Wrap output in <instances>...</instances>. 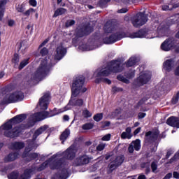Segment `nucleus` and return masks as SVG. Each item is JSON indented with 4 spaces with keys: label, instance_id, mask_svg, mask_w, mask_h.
I'll use <instances>...</instances> for the list:
<instances>
[{
    "label": "nucleus",
    "instance_id": "54",
    "mask_svg": "<svg viewBox=\"0 0 179 179\" xmlns=\"http://www.w3.org/2000/svg\"><path fill=\"white\" fill-rule=\"evenodd\" d=\"M171 177H173V173H168V174H166V175L165 176V177L164 178V179H170V178H171Z\"/></svg>",
    "mask_w": 179,
    "mask_h": 179
},
{
    "label": "nucleus",
    "instance_id": "60",
    "mask_svg": "<svg viewBox=\"0 0 179 179\" xmlns=\"http://www.w3.org/2000/svg\"><path fill=\"white\" fill-rule=\"evenodd\" d=\"M3 76H5V73L1 72V73H0V79H2V78H3Z\"/></svg>",
    "mask_w": 179,
    "mask_h": 179
},
{
    "label": "nucleus",
    "instance_id": "48",
    "mask_svg": "<svg viewBox=\"0 0 179 179\" xmlns=\"http://www.w3.org/2000/svg\"><path fill=\"white\" fill-rule=\"evenodd\" d=\"M179 159V151L174 155V157L171 159V163H173V162H175V160H177Z\"/></svg>",
    "mask_w": 179,
    "mask_h": 179
},
{
    "label": "nucleus",
    "instance_id": "52",
    "mask_svg": "<svg viewBox=\"0 0 179 179\" xmlns=\"http://www.w3.org/2000/svg\"><path fill=\"white\" fill-rule=\"evenodd\" d=\"M135 76V71H131L129 74L127 75V78L129 79H131V78H134Z\"/></svg>",
    "mask_w": 179,
    "mask_h": 179
},
{
    "label": "nucleus",
    "instance_id": "26",
    "mask_svg": "<svg viewBox=\"0 0 179 179\" xmlns=\"http://www.w3.org/2000/svg\"><path fill=\"white\" fill-rule=\"evenodd\" d=\"M71 134V132L69 131V129H66L61 135L60 136V139L62 142V143H64V142H65V141L68 138V136H69V134Z\"/></svg>",
    "mask_w": 179,
    "mask_h": 179
},
{
    "label": "nucleus",
    "instance_id": "30",
    "mask_svg": "<svg viewBox=\"0 0 179 179\" xmlns=\"http://www.w3.org/2000/svg\"><path fill=\"white\" fill-rule=\"evenodd\" d=\"M136 64V57H131L126 64V66H134Z\"/></svg>",
    "mask_w": 179,
    "mask_h": 179
},
{
    "label": "nucleus",
    "instance_id": "41",
    "mask_svg": "<svg viewBox=\"0 0 179 179\" xmlns=\"http://www.w3.org/2000/svg\"><path fill=\"white\" fill-rule=\"evenodd\" d=\"M17 12H20V13L24 12V5H23V4L18 5L17 6Z\"/></svg>",
    "mask_w": 179,
    "mask_h": 179
},
{
    "label": "nucleus",
    "instance_id": "20",
    "mask_svg": "<svg viewBox=\"0 0 179 179\" xmlns=\"http://www.w3.org/2000/svg\"><path fill=\"white\" fill-rule=\"evenodd\" d=\"M132 129L131 127H127L125 131L122 132L121 134L122 139H131L132 138Z\"/></svg>",
    "mask_w": 179,
    "mask_h": 179
},
{
    "label": "nucleus",
    "instance_id": "15",
    "mask_svg": "<svg viewBox=\"0 0 179 179\" xmlns=\"http://www.w3.org/2000/svg\"><path fill=\"white\" fill-rule=\"evenodd\" d=\"M134 149L137 151L141 149V140L136 139V141L131 143L129 146V153H134Z\"/></svg>",
    "mask_w": 179,
    "mask_h": 179
},
{
    "label": "nucleus",
    "instance_id": "1",
    "mask_svg": "<svg viewBox=\"0 0 179 179\" xmlns=\"http://www.w3.org/2000/svg\"><path fill=\"white\" fill-rule=\"evenodd\" d=\"M86 90H87V89L85 87V77H78L73 83L71 87V99L67 106L60 109L55 108L52 115L50 114L47 111L36 113L31 115L27 125H22L20 127H15V129H12V126L15 125V124H19L24 120H26V115H19L14 117L8 122V138L17 137L18 135H20V133L22 131H23V129L33 127V125H34L37 121H43V120H45V118L54 117V115H58V114L65 113V111H68V110H71V108H73V107L74 108H78V107L83 106V100L78 99V98L75 97L83 94Z\"/></svg>",
    "mask_w": 179,
    "mask_h": 179
},
{
    "label": "nucleus",
    "instance_id": "11",
    "mask_svg": "<svg viewBox=\"0 0 179 179\" xmlns=\"http://www.w3.org/2000/svg\"><path fill=\"white\" fill-rule=\"evenodd\" d=\"M50 100H51L50 93H45L43 96L39 99V108L43 110H47V108H48V105L50 104Z\"/></svg>",
    "mask_w": 179,
    "mask_h": 179
},
{
    "label": "nucleus",
    "instance_id": "10",
    "mask_svg": "<svg viewBox=\"0 0 179 179\" xmlns=\"http://www.w3.org/2000/svg\"><path fill=\"white\" fill-rule=\"evenodd\" d=\"M65 54H66L65 45H62V43L57 45L54 53L55 59H56V61H60V59H62L64 57H65Z\"/></svg>",
    "mask_w": 179,
    "mask_h": 179
},
{
    "label": "nucleus",
    "instance_id": "21",
    "mask_svg": "<svg viewBox=\"0 0 179 179\" xmlns=\"http://www.w3.org/2000/svg\"><path fill=\"white\" fill-rule=\"evenodd\" d=\"M48 129V126L47 125L41 127L39 129H38L35 131L34 134V139H36V138H37L38 135H41V134H44V132H45V131H47Z\"/></svg>",
    "mask_w": 179,
    "mask_h": 179
},
{
    "label": "nucleus",
    "instance_id": "4",
    "mask_svg": "<svg viewBox=\"0 0 179 179\" xmlns=\"http://www.w3.org/2000/svg\"><path fill=\"white\" fill-rule=\"evenodd\" d=\"M123 37H129L130 38H155V36H149V34L146 33L145 30H140L138 32L130 34L129 35L125 34H113L108 38H106L104 40L106 44H113V43H115V41H118L120 38H123Z\"/></svg>",
    "mask_w": 179,
    "mask_h": 179
},
{
    "label": "nucleus",
    "instance_id": "42",
    "mask_svg": "<svg viewBox=\"0 0 179 179\" xmlns=\"http://www.w3.org/2000/svg\"><path fill=\"white\" fill-rule=\"evenodd\" d=\"M41 54L42 56H44V55H47L48 54V50L45 48H43L41 50Z\"/></svg>",
    "mask_w": 179,
    "mask_h": 179
},
{
    "label": "nucleus",
    "instance_id": "46",
    "mask_svg": "<svg viewBox=\"0 0 179 179\" xmlns=\"http://www.w3.org/2000/svg\"><path fill=\"white\" fill-rule=\"evenodd\" d=\"M29 5H31V6H33L34 8H36V6H37V1L36 0H29Z\"/></svg>",
    "mask_w": 179,
    "mask_h": 179
},
{
    "label": "nucleus",
    "instance_id": "17",
    "mask_svg": "<svg viewBox=\"0 0 179 179\" xmlns=\"http://www.w3.org/2000/svg\"><path fill=\"white\" fill-rule=\"evenodd\" d=\"M166 124L171 127L179 128V117H171L167 120Z\"/></svg>",
    "mask_w": 179,
    "mask_h": 179
},
{
    "label": "nucleus",
    "instance_id": "55",
    "mask_svg": "<svg viewBox=\"0 0 179 179\" xmlns=\"http://www.w3.org/2000/svg\"><path fill=\"white\" fill-rule=\"evenodd\" d=\"M141 127L137 128V129L134 131V135H138V134H139V132H141Z\"/></svg>",
    "mask_w": 179,
    "mask_h": 179
},
{
    "label": "nucleus",
    "instance_id": "44",
    "mask_svg": "<svg viewBox=\"0 0 179 179\" xmlns=\"http://www.w3.org/2000/svg\"><path fill=\"white\" fill-rule=\"evenodd\" d=\"M112 92L113 93H117L118 92H122V88H120V87H113L112 88Z\"/></svg>",
    "mask_w": 179,
    "mask_h": 179
},
{
    "label": "nucleus",
    "instance_id": "63",
    "mask_svg": "<svg viewBox=\"0 0 179 179\" xmlns=\"http://www.w3.org/2000/svg\"><path fill=\"white\" fill-rule=\"evenodd\" d=\"M20 48H22V50H23V45H24V43H23V42H22L21 43H20Z\"/></svg>",
    "mask_w": 179,
    "mask_h": 179
},
{
    "label": "nucleus",
    "instance_id": "47",
    "mask_svg": "<svg viewBox=\"0 0 179 179\" xmlns=\"http://www.w3.org/2000/svg\"><path fill=\"white\" fill-rule=\"evenodd\" d=\"M75 24V20H69L66 23V27H69L70 26H73Z\"/></svg>",
    "mask_w": 179,
    "mask_h": 179
},
{
    "label": "nucleus",
    "instance_id": "62",
    "mask_svg": "<svg viewBox=\"0 0 179 179\" xmlns=\"http://www.w3.org/2000/svg\"><path fill=\"white\" fill-rule=\"evenodd\" d=\"M139 127V122H136L134 123V127Z\"/></svg>",
    "mask_w": 179,
    "mask_h": 179
},
{
    "label": "nucleus",
    "instance_id": "64",
    "mask_svg": "<svg viewBox=\"0 0 179 179\" xmlns=\"http://www.w3.org/2000/svg\"><path fill=\"white\" fill-rule=\"evenodd\" d=\"M176 38H179V31L176 34Z\"/></svg>",
    "mask_w": 179,
    "mask_h": 179
},
{
    "label": "nucleus",
    "instance_id": "34",
    "mask_svg": "<svg viewBox=\"0 0 179 179\" xmlns=\"http://www.w3.org/2000/svg\"><path fill=\"white\" fill-rule=\"evenodd\" d=\"M94 121H96V122H99V121H101V120H103V113H98L94 115Z\"/></svg>",
    "mask_w": 179,
    "mask_h": 179
},
{
    "label": "nucleus",
    "instance_id": "5",
    "mask_svg": "<svg viewBox=\"0 0 179 179\" xmlns=\"http://www.w3.org/2000/svg\"><path fill=\"white\" fill-rule=\"evenodd\" d=\"M51 66L52 65L48 61L43 60L41 62L36 71L32 75L33 80H41V79H44L50 73Z\"/></svg>",
    "mask_w": 179,
    "mask_h": 179
},
{
    "label": "nucleus",
    "instance_id": "50",
    "mask_svg": "<svg viewBox=\"0 0 179 179\" xmlns=\"http://www.w3.org/2000/svg\"><path fill=\"white\" fill-rule=\"evenodd\" d=\"M145 117H146V113H138V117L140 120H142V118H145Z\"/></svg>",
    "mask_w": 179,
    "mask_h": 179
},
{
    "label": "nucleus",
    "instance_id": "37",
    "mask_svg": "<svg viewBox=\"0 0 179 179\" xmlns=\"http://www.w3.org/2000/svg\"><path fill=\"white\" fill-rule=\"evenodd\" d=\"M178 100H179V92H178L176 95L173 96V98L172 99L173 104H177V103H178Z\"/></svg>",
    "mask_w": 179,
    "mask_h": 179
},
{
    "label": "nucleus",
    "instance_id": "24",
    "mask_svg": "<svg viewBox=\"0 0 179 179\" xmlns=\"http://www.w3.org/2000/svg\"><path fill=\"white\" fill-rule=\"evenodd\" d=\"M13 149H15L16 150H19L20 149H23L24 148V143L22 142H15L12 144Z\"/></svg>",
    "mask_w": 179,
    "mask_h": 179
},
{
    "label": "nucleus",
    "instance_id": "28",
    "mask_svg": "<svg viewBox=\"0 0 179 179\" xmlns=\"http://www.w3.org/2000/svg\"><path fill=\"white\" fill-rule=\"evenodd\" d=\"M3 6H5V2L0 1V22L3 18V15L5 13V8H3Z\"/></svg>",
    "mask_w": 179,
    "mask_h": 179
},
{
    "label": "nucleus",
    "instance_id": "23",
    "mask_svg": "<svg viewBox=\"0 0 179 179\" xmlns=\"http://www.w3.org/2000/svg\"><path fill=\"white\" fill-rule=\"evenodd\" d=\"M104 30L106 33H111L115 30V27L107 22L104 27Z\"/></svg>",
    "mask_w": 179,
    "mask_h": 179
},
{
    "label": "nucleus",
    "instance_id": "56",
    "mask_svg": "<svg viewBox=\"0 0 179 179\" xmlns=\"http://www.w3.org/2000/svg\"><path fill=\"white\" fill-rule=\"evenodd\" d=\"M173 178L179 179V173L178 172H173Z\"/></svg>",
    "mask_w": 179,
    "mask_h": 179
},
{
    "label": "nucleus",
    "instance_id": "25",
    "mask_svg": "<svg viewBox=\"0 0 179 179\" xmlns=\"http://www.w3.org/2000/svg\"><path fill=\"white\" fill-rule=\"evenodd\" d=\"M93 29L90 27H86L83 32V34H78L77 36L78 37H83L86 34H90Z\"/></svg>",
    "mask_w": 179,
    "mask_h": 179
},
{
    "label": "nucleus",
    "instance_id": "18",
    "mask_svg": "<svg viewBox=\"0 0 179 179\" xmlns=\"http://www.w3.org/2000/svg\"><path fill=\"white\" fill-rule=\"evenodd\" d=\"M174 66V59H169L164 62V69L165 71L170 72L173 69Z\"/></svg>",
    "mask_w": 179,
    "mask_h": 179
},
{
    "label": "nucleus",
    "instance_id": "33",
    "mask_svg": "<svg viewBox=\"0 0 179 179\" xmlns=\"http://www.w3.org/2000/svg\"><path fill=\"white\" fill-rule=\"evenodd\" d=\"M29 64V59H25L24 60H22L19 66V69H23L24 68V66H26V65H27Z\"/></svg>",
    "mask_w": 179,
    "mask_h": 179
},
{
    "label": "nucleus",
    "instance_id": "9",
    "mask_svg": "<svg viewBox=\"0 0 179 179\" xmlns=\"http://www.w3.org/2000/svg\"><path fill=\"white\" fill-rule=\"evenodd\" d=\"M122 163H124V156L120 155L115 157L107 169L108 174H111L115 170L116 167L121 166Z\"/></svg>",
    "mask_w": 179,
    "mask_h": 179
},
{
    "label": "nucleus",
    "instance_id": "61",
    "mask_svg": "<svg viewBox=\"0 0 179 179\" xmlns=\"http://www.w3.org/2000/svg\"><path fill=\"white\" fill-rule=\"evenodd\" d=\"M105 127H110V122H105Z\"/></svg>",
    "mask_w": 179,
    "mask_h": 179
},
{
    "label": "nucleus",
    "instance_id": "7",
    "mask_svg": "<svg viewBox=\"0 0 179 179\" xmlns=\"http://www.w3.org/2000/svg\"><path fill=\"white\" fill-rule=\"evenodd\" d=\"M151 78L152 73L150 71H143L140 73V76L134 81V85L136 86H143V85H146L150 80Z\"/></svg>",
    "mask_w": 179,
    "mask_h": 179
},
{
    "label": "nucleus",
    "instance_id": "43",
    "mask_svg": "<svg viewBox=\"0 0 179 179\" xmlns=\"http://www.w3.org/2000/svg\"><path fill=\"white\" fill-rule=\"evenodd\" d=\"M162 9L163 10H171V9H173V6L172 5H164L162 6Z\"/></svg>",
    "mask_w": 179,
    "mask_h": 179
},
{
    "label": "nucleus",
    "instance_id": "59",
    "mask_svg": "<svg viewBox=\"0 0 179 179\" xmlns=\"http://www.w3.org/2000/svg\"><path fill=\"white\" fill-rule=\"evenodd\" d=\"M138 179H146V177L145 176V175H141L140 176H138Z\"/></svg>",
    "mask_w": 179,
    "mask_h": 179
},
{
    "label": "nucleus",
    "instance_id": "38",
    "mask_svg": "<svg viewBox=\"0 0 179 179\" xmlns=\"http://www.w3.org/2000/svg\"><path fill=\"white\" fill-rule=\"evenodd\" d=\"M118 80H121L122 82H124V83H129V80L127 78H124L122 76H117Z\"/></svg>",
    "mask_w": 179,
    "mask_h": 179
},
{
    "label": "nucleus",
    "instance_id": "58",
    "mask_svg": "<svg viewBox=\"0 0 179 179\" xmlns=\"http://www.w3.org/2000/svg\"><path fill=\"white\" fill-rule=\"evenodd\" d=\"M46 43H48V41H43L41 45L39 46V49L41 48V47H44V45H45Z\"/></svg>",
    "mask_w": 179,
    "mask_h": 179
},
{
    "label": "nucleus",
    "instance_id": "45",
    "mask_svg": "<svg viewBox=\"0 0 179 179\" xmlns=\"http://www.w3.org/2000/svg\"><path fill=\"white\" fill-rule=\"evenodd\" d=\"M151 169H152L153 173H155L156 171V170H157V164L155 162H153L151 164Z\"/></svg>",
    "mask_w": 179,
    "mask_h": 179
},
{
    "label": "nucleus",
    "instance_id": "31",
    "mask_svg": "<svg viewBox=\"0 0 179 179\" xmlns=\"http://www.w3.org/2000/svg\"><path fill=\"white\" fill-rule=\"evenodd\" d=\"M33 13H36V10L33 8H31L27 10L25 12L23 13L24 16H31Z\"/></svg>",
    "mask_w": 179,
    "mask_h": 179
},
{
    "label": "nucleus",
    "instance_id": "16",
    "mask_svg": "<svg viewBox=\"0 0 179 179\" xmlns=\"http://www.w3.org/2000/svg\"><path fill=\"white\" fill-rule=\"evenodd\" d=\"M159 136V130H156L155 131H148L145 134V141L146 142H149V141H155V139H157Z\"/></svg>",
    "mask_w": 179,
    "mask_h": 179
},
{
    "label": "nucleus",
    "instance_id": "36",
    "mask_svg": "<svg viewBox=\"0 0 179 179\" xmlns=\"http://www.w3.org/2000/svg\"><path fill=\"white\" fill-rule=\"evenodd\" d=\"M83 117H85V118H89L90 117L92 116V113L89 112V110H84L83 112Z\"/></svg>",
    "mask_w": 179,
    "mask_h": 179
},
{
    "label": "nucleus",
    "instance_id": "19",
    "mask_svg": "<svg viewBox=\"0 0 179 179\" xmlns=\"http://www.w3.org/2000/svg\"><path fill=\"white\" fill-rule=\"evenodd\" d=\"M153 27L156 29L157 27V31L159 34V36H164V33H166L167 29L166 27H164L163 25L159 26V22H156L153 24Z\"/></svg>",
    "mask_w": 179,
    "mask_h": 179
},
{
    "label": "nucleus",
    "instance_id": "8",
    "mask_svg": "<svg viewBox=\"0 0 179 179\" xmlns=\"http://www.w3.org/2000/svg\"><path fill=\"white\" fill-rule=\"evenodd\" d=\"M148 22V17L143 13H139L132 20L134 27H141Z\"/></svg>",
    "mask_w": 179,
    "mask_h": 179
},
{
    "label": "nucleus",
    "instance_id": "3",
    "mask_svg": "<svg viewBox=\"0 0 179 179\" xmlns=\"http://www.w3.org/2000/svg\"><path fill=\"white\" fill-rule=\"evenodd\" d=\"M122 66H120V62L112 61L107 65V66L96 70L94 73V78H96V83L103 82V83L111 85V80H110L108 78H106V77L111 75L113 72H121V71H122Z\"/></svg>",
    "mask_w": 179,
    "mask_h": 179
},
{
    "label": "nucleus",
    "instance_id": "29",
    "mask_svg": "<svg viewBox=\"0 0 179 179\" xmlns=\"http://www.w3.org/2000/svg\"><path fill=\"white\" fill-rule=\"evenodd\" d=\"M92 50H94V48H89L85 44L80 45L78 47L79 51H92Z\"/></svg>",
    "mask_w": 179,
    "mask_h": 179
},
{
    "label": "nucleus",
    "instance_id": "32",
    "mask_svg": "<svg viewBox=\"0 0 179 179\" xmlns=\"http://www.w3.org/2000/svg\"><path fill=\"white\" fill-rule=\"evenodd\" d=\"M65 12H66V10H65L64 8H59L55 12L53 16L54 17H57V16H59V15H64Z\"/></svg>",
    "mask_w": 179,
    "mask_h": 179
},
{
    "label": "nucleus",
    "instance_id": "22",
    "mask_svg": "<svg viewBox=\"0 0 179 179\" xmlns=\"http://www.w3.org/2000/svg\"><path fill=\"white\" fill-rule=\"evenodd\" d=\"M20 155L19 153L15 152V153H10L6 157L5 160L6 162H13V160H16L17 157H19Z\"/></svg>",
    "mask_w": 179,
    "mask_h": 179
},
{
    "label": "nucleus",
    "instance_id": "14",
    "mask_svg": "<svg viewBox=\"0 0 179 179\" xmlns=\"http://www.w3.org/2000/svg\"><path fill=\"white\" fill-rule=\"evenodd\" d=\"M174 48V43L171 39L166 40L162 45L161 49L163 51H170V50H173Z\"/></svg>",
    "mask_w": 179,
    "mask_h": 179
},
{
    "label": "nucleus",
    "instance_id": "27",
    "mask_svg": "<svg viewBox=\"0 0 179 179\" xmlns=\"http://www.w3.org/2000/svg\"><path fill=\"white\" fill-rule=\"evenodd\" d=\"M104 148H106V143H101L97 147L93 146L90 148V152H93V150H99V152H101V150H103Z\"/></svg>",
    "mask_w": 179,
    "mask_h": 179
},
{
    "label": "nucleus",
    "instance_id": "51",
    "mask_svg": "<svg viewBox=\"0 0 179 179\" xmlns=\"http://www.w3.org/2000/svg\"><path fill=\"white\" fill-rule=\"evenodd\" d=\"M27 29L29 30V32L30 34H31L33 33V30H34L33 25H31V24L28 25L27 27Z\"/></svg>",
    "mask_w": 179,
    "mask_h": 179
},
{
    "label": "nucleus",
    "instance_id": "6",
    "mask_svg": "<svg viewBox=\"0 0 179 179\" xmlns=\"http://www.w3.org/2000/svg\"><path fill=\"white\" fill-rule=\"evenodd\" d=\"M24 98V96L22 92L16 91L7 94L4 99V103H16L17 101H22Z\"/></svg>",
    "mask_w": 179,
    "mask_h": 179
},
{
    "label": "nucleus",
    "instance_id": "40",
    "mask_svg": "<svg viewBox=\"0 0 179 179\" xmlns=\"http://www.w3.org/2000/svg\"><path fill=\"white\" fill-rule=\"evenodd\" d=\"M110 139H111V134H108L103 136L101 138L102 141H106V142L110 141Z\"/></svg>",
    "mask_w": 179,
    "mask_h": 179
},
{
    "label": "nucleus",
    "instance_id": "53",
    "mask_svg": "<svg viewBox=\"0 0 179 179\" xmlns=\"http://www.w3.org/2000/svg\"><path fill=\"white\" fill-rule=\"evenodd\" d=\"M128 12V9L127 8H122L118 10V13H127Z\"/></svg>",
    "mask_w": 179,
    "mask_h": 179
},
{
    "label": "nucleus",
    "instance_id": "35",
    "mask_svg": "<svg viewBox=\"0 0 179 179\" xmlns=\"http://www.w3.org/2000/svg\"><path fill=\"white\" fill-rule=\"evenodd\" d=\"M19 55L15 54L13 59H12V62L13 64H15V65H17V64H19Z\"/></svg>",
    "mask_w": 179,
    "mask_h": 179
},
{
    "label": "nucleus",
    "instance_id": "12",
    "mask_svg": "<svg viewBox=\"0 0 179 179\" xmlns=\"http://www.w3.org/2000/svg\"><path fill=\"white\" fill-rule=\"evenodd\" d=\"M34 146V143L32 142L31 143L28 145V147H27L25 148V150L24 152V153L22 154V157L23 158L24 157H29V159H30V160H33V159H37V157H38V154L37 153H32V154H29V152H30V150H32V149L34 148L33 147Z\"/></svg>",
    "mask_w": 179,
    "mask_h": 179
},
{
    "label": "nucleus",
    "instance_id": "39",
    "mask_svg": "<svg viewBox=\"0 0 179 179\" xmlns=\"http://www.w3.org/2000/svg\"><path fill=\"white\" fill-rule=\"evenodd\" d=\"M92 128H93V124L91 123H87L83 126V129H92Z\"/></svg>",
    "mask_w": 179,
    "mask_h": 179
},
{
    "label": "nucleus",
    "instance_id": "13",
    "mask_svg": "<svg viewBox=\"0 0 179 179\" xmlns=\"http://www.w3.org/2000/svg\"><path fill=\"white\" fill-rule=\"evenodd\" d=\"M89 162H90V157L86 155H80L74 160L73 166H85Z\"/></svg>",
    "mask_w": 179,
    "mask_h": 179
},
{
    "label": "nucleus",
    "instance_id": "2",
    "mask_svg": "<svg viewBox=\"0 0 179 179\" xmlns=\"http://www.w3.org/2000/svg\"><path fill=\"white\" fill-rule=\"evenodd\" d=\"M76 155V149H75L73 145H71L64 152L53 155L41 166H35L32 169L25 170L24 173L20 175V176H19L17 172H13L8 175V179H29L31 177V174H34L36 171H41L44 169L50 167L52 170L59 169L58 173L51 179H67L69 177V169L65 162H62V159L72 160Z\"/></svg>",
    "mask_w": 179,
    "mask_h": 179
},
{
    "label": "nucleus",
    "instance_id": "57",
    "mask_svg": "<svg viewBox=\"0 0 179 179\" xmlns=\"http://www.w3.org/2000/svg\"><path fill=\"white\" fill-rule=\"evenodd\" d=\"M64 121H69V116H68L67 115H65L63 117Z\"/></svg>",
    "mask_w": 179,
    "mask_h": 179
},
{
    "label": "nucleus",
    "instance_id": "49",
    "mask_svg": "<svg viewBox=\"0 0 179 179\" xmlns=\"http://www.w3.org/2000/svg\"><path fill=\"white\" fill-rule=\"evenodd\" d=\"M15 24V20H8V25L10 27H13V25Z\"/></svg>",
    "mask_w": 179,
    "mask_h": 179
}]
</instances>
